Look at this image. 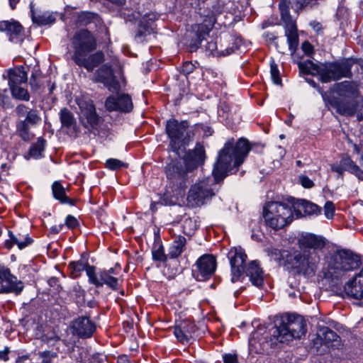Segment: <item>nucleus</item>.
Returning <instances> with one entry per match:
<instances>
[{
	"instance_id": "1",
	"label": "nucleus",
	"mask_w": 363,
	"mask_h": 363,
	"mask_svg": "<svg viewBox=\"0 0 363 363\" xmlns=\"http://www.w3.org/2000/svg\"><path fill=\"white\" fill-rule=\"evenodd\" d=\"M297 245L301 251L295 250L289 254L286 262L298 273L314 274L320 262L318 252L325 247V239L314 234L303 233L298 237Z\"/></svg>"
},
{
	"instance_id": "2",
	"label": "nucleus",
	"mask_w": 363,
	"mask_h": 363,
	"mask_svg": "<svg viewBox=\"0 0 363 363\" xmlns=\"http://www.w3.org/2000/svg\"><path fill=\"white\" fill-rule=\"evenodd\" d=\"M205 157L204 147L197 143L192 150L184 155L183 162L174 160L166 166V176L173 192L179 194L185 189L189 182V172L202 165Z\"/></svg>"
},
{
	"instance_id": "3",
	"label": "nucleus",
	"mask_w": 363,
	"mask_h": 363,
	"mask_svg": "<svg viewBox=\"0 0 363 363\" xmlns=\"http://www.w3.org/2000/svg\"><path fill=\"white\" fill-rule=\"evenodd\" d=\"M74 52L72 60L79 67H84L88 72H92L104 60L102 51H94L97 48L95 35L87 29H81L75 32L70 40Z\"/></svg>"
},
{
	"instance_id": "4",
	"label": "nucleus",
	"mask_w": 363,
	"mask_h": 363,
	"mask_svg": "<svg viewBox=\"0 0 363 363\" xmlns=\"http://www.w3.org/2000/svg\"><path fill=\"white\" fill-rule=\"evenodd\" d=\"M250 150L251 146L246 139H240L235 143L234 139L229 140L220 151L214 166V182L217 183L223 180L228 172L237 169L243 163Z\"/></svg>"
},
{
	"instance_id": "5",
	"label": "nucleus",
	"mask_w": 363,
	"mask_h": 363,
	"mask_svg": "<svg viewBox=\"0 0 363 363\" xmlns=\"http://www.w3.org/2000/svg\"><path fill=\"white\" fill-rule=\"evenodd\" d=\"M337 96H332L328 103L336 111L345 116H353L363 107V97L360 94L358 84L354 82L345 81L335 84L333 87Z\"/></svg>"
},
{
	"instance_id": "6",
	"label": "nucleus",
	"mask_w": 363,
	"mask_h": 363,
	"mask_svg": "<svg viewBox=\"0 0 363 363\" xmlns=\"http://www.w3.org/2000/svg\"><path fill=\"white\" fill-rule=\"evenodd\" d=\"M272 331V335L279 342H285L303 336L306 333V323L301 315L285 314L277 320Z\"/></svg>"
},
{
	"instance_id": "7",
	"label": "nucleus",
	"mask_w": 363,
	"mask_h": 363,
	"mask_svg": "<svg viewBox=\"0 0 363 363\" xmlns=\"http://www.w3.org/2000/svg\"><path fill=\"white\" fill-rule=\"evenodd\" d=\"M263 217L267 226L278 230L292 222L293 210L286 203L272 201L264 206Z\"/></svg>"
},
{
	"instance_id": "8",
	"label": "nucleus",
	"mask_w": 363,
	"mask_h": 363,
	"mask_svg": "<svg viewBox=\"0 0 363 363\" xmlns=\"http://www.w3.org/2000/svg\"><path fill=\"white\" fill-rule=\"evenodd\" d=\"M352 65L350 60L322 64L320 80L323 83H328L342 78H351Z\"/></svg>"
},
{
	"instance_id": "9",
	"label": "nucleus",
	"mask_w": 363,
	"mask_h": 363,
	"mask_svg": "<svg viewBox=\"0 0 363 363\" xmlns=\"http://www.w3.org/2000/svg\"><path fill=\"white\" fill-rule=\"evenodd\" d=\"M189 128L186 121H178L172 118L167 121L166 133L174 144L187 145L194 136V130Z\"/></svg>"
},
{
	"instance_id": "10",
	"label": "nucleus",
	"mask_w": 363,
	"mask_h": 363,
	"mask_svg": "<svg viewBox=\"0 0 363 363\" xmlns=\"http://www.w3.org/2000/svg\"><path fill=\"white\" fill-rule=\"evenodd\" d=\"M121 267L116 264L108 269L100 270L98 273L95 268H89L87 272L89 282L96 287H101L104 284L113 290H116L118 286V279L114 277L119 274Z\"/></svg>"
},
{
	"instance_id": "11",
	"label": "nucleus",
	"mask_w": 363,
	"mask_h": 363,
	"mask_svg": "<svg viewBox=\"0 0 363 363\" xmlns=\"http://www.w3.org/2000/svg\"><path fill=\"white\" fill-rule=\"evenodd\" d=\"M213 181L210 178L199 180L193 184L189 190L187 200L192 205L201 206L206 199L215 195L211 187Z\"/></svg>"
},
{
	"instance_id": "12",
	"label": "nucleus",
	"mask_w": 363,
	"mask_h": 363,
	"mask_svg": "<svg viewBox=\"0 0 363 363\" xmlns=\"http://www.w3.org/2000/svg\"><path fill=\"white\" fill-rule=\"evenodd\" d=\"M281 18L284 23L285 35L287 38L289 48L294 51L298 45V35L296 21L291 18L289 6L285 4H279Z\"/></svg>"
},
{
	"instance_id": "13",
	"label": "nucleus",
	"mask_w": 363,
	"mask_h": 363,
	"mask_svg": "<svg viewBox=\"0 0 363 363\" xmlns=\"http://www.w3.org/2000/svg\"><path fill=\"white\" fill-rule=\"evenodd\" d=\"M216 269V259L212 255H203L200 257L193 267L192 274L199 281L208 279Z\"/></svg>"
},
{
	"instance_id": "14",
	"label": "nucleus",
	"mask_w": 363,
	"mask_h": 363,
	"mask_svg": "<svg viewBox=\"0 0 363 363\" xmlns=\"http://www.w3.org/2000/svg\"><path fill=\"white\" fill-rule=\"evenodd\" d=\"M23 288V283L11 274L9 268L0 267V294H19Z\"/></svg>"
},
{
	"instance_id": "15",
	"label": "nucleus",
	"mask_w": 363,
	"mask_h": 363,
	"mask_svg": "<svg viewBox=\"0 0 363 363\" xmlns=\"http://www.w3.org/2000/svg\"><path fill=\"white\" fill-rule=\"evenodd\" d=\"M94 81L101 82L111 91H119L121 84L116 79L112 67L107 64L103 65L95 73Z\"/></svg>"
},
{
	"instance_id": "16",
	"label": "nucleus",
	"mask_w": 363,
	"mask_h": 363,
	"mask_svg": "<svg viewBox=\"0 0 363 363\" xmlns=\"http://www.w3.org/2000/svg\"><path fill=\"white\" fill-rule=\"evenodd\" d=\"M229 255L232 271L231 281L234 283L240 280L245 272L247 267L245 266L247 255L241 248H235L230 252Z\"/></svg>"
},
{
	"instance_id": "17",
	"label": "nucleus",
	"mask_w": 363,
	"mask_h": 363,
	"mask_svg": "<svg viewBox=\"0 0 363 363\" xmlns=\"http://www.w3.org/2000/svg\"><path fill=\"white\" fill-rule=\"evenodd\" d=\"M0 31L4 32L9 40L14 43H21L25 37V30L17 21H3L0 22Z\"/></svg>"
},
{
	"instance_id": "18",
	"label": "nucleus",
	"mask_w": 363,
	"mask_h": 363,
	"mask_svg": "<svg viewBox=\"0 0 363 363\" xmlns=\"http://www.w3.org/2000/svg\"><path fill=\"white\" fill-rule=\"evenodd\" d=\"M82 113V122L84 127L96 128L101 122L92 101H85L79 104Z\"/></svg>"
},
{
	"instance_id": "19",
	"label": "nucleus",
	"mask_w": 363,
	"mask_h": 363,
	"mask_svg": "<svg viewBox=\"0 0 363 363\" xmlns=\"http://www.w3.org/2000/svg\"><path fill=\"white\" fill-rule=\"evenodd\" d=\"M331 170L338 174V177L343 178L345 171L355 175L359 179H363V170L352 160V158L345 155L342 157L339 164L331 165Z\"/></svg>"
},
{
	"instance_id": "20",
	"label": "nucleus",
	"mask_w": 363,
	"mask_h": 363,
	"mask_svg": "<svg viewBox=\"0 0 363 363\" xmlns=\"http://www.w3.org/2000/svg\"><path fill=\"white\" fill-rule=\"evenodd\" d=\"M105 107L108 111L130 112L133 107L131 97L127 94H122L115 97L108 96L105 101Z\"/></svg>"
},
{
	"instance_id": "21",
	"label": "nucleus",
	"mask_w": 363,
	"mask_h": 363,
	"mask_svg": "<svg viewBox=\"0 0 363 363\" xmlns=\"http://www.w3.org/2000/svg\"><path fill=\"white\" fill-rule=\"evenodd\" d=\"M71 328L74 335L81 338H89L95 332L96 325L88 317L82 316L72 321Z\"/></svg>"
},
{
	"instance_id": "22",
	"label": "nucleus",
	"mask_w": 363,
	"mask_h": 363,
	"mask_svg": "<svg viewBox=\"0 0 363 363\" xmlns=\"http://www.w3.org/2000/svg\"><path fill=\"white\" fill-rule=\"evenodd\" d=\"M336 259L337 263L339 264L337 267L344 271H350L357 269L360 264L359 256L348 250H341L338 251Z\"/></svg>"
},
{
	"instance_id": "23",
	"label": "nucleus",
	"mask_w": 363,
	"mask_h": 363,
	"mask_svg": "<svg viewBox=\"0 0 363 363\" xmlns=\"http://www.w3.org/2000/svg\"><path fill=\"white\" fill-rule=\"evenodd\" d=\"M196 330V325L193 322L189 320H184L180 321L175 325L174 334L180 342L186 344L193 337Z\"/></svg>"
},
{
	"instance_id": "24",
	"label": "nucleus",
	"mask_w": 363,
	"mask_h": 363,
	"mask_svg": "<svg viewBox=\"0 0 363 363\" xmlns=\"http://www.w3.org/2000/svg\"><path fill=\"white\" fill-rule=\"evenodd\" d=\"M346 294L355 299L363 298V268L352 280L346 283L344 286Z\"/></svg>"
},
{
	"instance_id": "25",
	"label": "nucleus",
	"mask_w": 363,
	"mask_h": 363,
	"mask_svg": "<svg viewBox=\"0 0 363 363\" xmlns=\"http://www.w3.org/2000/svg\"><path fill=\"white\" fill-rule=\"evenodd\" d=\"M9 235V239L4 242V247L8 250L11 249L14 245H16L19 250H23L33 242V240L26 233H13L10 230Z\"/></svg>"
},
{
	"instance_id": "26",
	"label": "nucleus",
	"mask_w": 363,
	"mask_h": 363,
	"mask_svg": "<svg viewBox=\"0 0 363 363\" xmlns=\"http://www.w3.org/2000/svg\"><path fill=\"white\" fill-rule=\"evenodd\" d=\"M30 16L33 23L38 26H47L53 24L57 18V13L48 11H36L33 3L30 4Z\"/></svg>"
},
{
	"instance_id": "27",
	"label": "nucleus",
	"mask_w": 363,
	"mask_h": 363,
	"mask_svg": "<svg viewBox=\"0 0 363 363\" xmlns=\"http://www.w3.org/2000/svg\"><path fill=\"white\" fill-rule=\"evenodd\" d=\"M293 209L297 218L306 215L318 214L321 208L316 204L304 199H297L293 203Z\"/></svg>"
},
{
	"instance_id": "28",
	"label": "nucleus",
	"mask_w": 363,
	"mask_h": 363,
	"mask_svg": "<svg viewBox=\"0 0 363 363\" xmlns=\"http://www.w3.org/2000/svg\"><path fill=\"white\" fill-rule=\"evenodd\" d=\"M216 23V18L213 16H206L203 21L199 24H195L192 26L193 30L195 32L197 41L201 43L213 29Z\"/></svg>"
},
{
	"instance_id": "29",
	"label": "nucleus",
	"mask_w": 363,
	"mask_h": 363,
	"mask_svg": "<svg viewBox=\"0 0 363 363\" xmlns=\"http://www.w3.org/2000/svg\"><path fill=\"white\" fill-rule=\"evenodd\" d=\"M249 277L252 284L257 287H261L264 284L263 271L257 261L250 262L245 272Z\"/></svg>"
},
{
	"instance_id": "30",
	"label": "nucleus",
	"mask_w": 363,
	"mask_h": 363,
	"mask_svg": "<svg viewBox=\"0 0 363 363\" xmlns=\"http://www.w3.org/2000/svg\"><path fill=\"white\" fill-rule=\"evenodd\" d=\"M8 79L10 87L20 85L26 82L27 72L23 67H16L8 71Z\"/></svg>"
},
{
	"instance_id": "31",
	"label": "nucleus",
	"mask_w": 363,
	"mask_h": 363,
	"mask_svg": "<svg viewBox=\"0 0 363 363\" xmlns=\"http://www.w3.org/2000/svg\"><path fill=\"white\" fill-rule=\"evenodd\" d=\"M186 245V239L182 235L174 237V240L169 247L168 252L169 259L179 257L184 251Z\"/></svg>"
},
{
	"instance_id": "32",
	"label": "nucleus",
	"mask_w": 363,
	"mask_h": 363,
	"mask_svg": "<svg viewBox=\"0 0 363 363\" xmlns=\"http://www.w3.org/2000/svg\"><path fill=\"white\" fill-rule=\"evenodd\" d=\"M89 268H95V267L89 265L87 262L83 260L71 262L68 264V269L69 270L70 276L72 278H77L80 277L83 271H85L87 274V272Z\"/></svg>"
},
{
	"instance_id": "33",
	"label": "nucleus",
	"mask_w": 363,
	"mask_h": 363,
	"mask_svg": "<svg viewBox=\"0 0 363 363\" xmlns=\"http://www.w3.org/2000/svg\"><path fill=\"white\" fill-rule=\"evenodd\" d=\"M319 0H289L288 3L286 0H282L280 4L283 3L287 5L296 13H299L303 9L306 8H312L314 5L318 4Z\"/></svg>"
},
{
	"instance_id": "34",
	"label": "nucleus",
	"mask_w": 363,
	"mask_h": 363,
	"mask_svg": "<svg viewBox=\"0 0 363 363\" xmlns=\"http://www.w3.org/2000/svg\"><path fill=\"white\" fill-rule=\"evenodd\" d=\"M301 72L311 74L313 76L319 75L320 77L321 65H318L311 60L300 62L298 64Z\"/></svg>"
},
{
	"instance_id": "35",
	"label": "nucleus",
	"mask_w": 363,
	"mask_h": 363,
	"mask_svg": "<svg viewBox=\"0 0 363 363\" xmlns=\"http://www.w3.org/2000/svg\"><path fill=\"white\" fill-rule=\"evenodd\" d=\"M52 194L62 203L73 204V202L66 196L65 189L60 182H55L52 185Z\"/></svg>"
},
{
	"instance_id": "36",
	"label": "nucleus",
	"mask_w": 363,
	"mask_h": 363,
	"mask_svg": "<svg viewBox=\"0 0 363 363\" xmlns=\"http://www.w3.org/2000/svg\"><path fill=\"white\" fill-rule=\"evenodd\" d=\"M152 255L154 261L162 263L166 262L168 258H169V253L165 254L164 246L160 241L154 243L152 250Z\"/></svg>"
},
{
	"instance_id": "37",
	"label": "nucleus",
	"mask_w": 363,
	"mask_h": 363,
	"mask_svg": "<svg viewBox=\"0 0 363 363\" xmlns=\"http://www.w3.org/2000/svg\"><path fill=\"white\" fill-rule=\"evenodd\" d=\"M60 121L62 126L67 128H74L76 126V120L71 111L65 108L60 111Z\"/></svg>"
},
{
	"instance_id": "38",
	"label": "nucleus",
	"mask_w": 363,
	"mask_h": 363,
	"mask_svg": "<svg viewBox=\"0 0 363 363\" xmlns=\"http://www.w3.org/2000/svg\"><path fill=\"white\" fill-rule=\"evenodd\" d=\"M318 335L324 342L325 344H329L330 342L337 341L339 338L337 334L328 327L321 328L319 330Z\"/></svg>"
},
{
	"instance_id": "39",
	"label": "nucleus",
	"mask_w": 363,
	"mask_h": 363,
	"mask_svg": "<svg viewBox=\"0 0 363 363\" xmlns=\"http://www.w3.org/2000/svg\"><path fill=\"white\" fill-rule=\"evenodd\" d=\"M45 139L38 138L36 143H33L30 148V155L35 158L40 157L45 150Z\"/></svg>"
},
{
	"instance_id": "40",
	"label": "nucleus",
	"mask_w": 363,
	"mask_h": 363,
	"mask_svg": "<svg viewBox=\"0 0 363 363\" xmlns=\"http://www.w3.org/2000/svg\"><path fill=\"white\" fill-rule=\"evenodd\" d=\"M12 96L15 99L21 101H28L30 99V94L26 89H24L19 85L10 87Z\"/></svg>"
},
{
	"instance_id": "41",
	"label": "nucleus",
	"mask_w": 363,
	"mask_h": 363,
	"mask_svg": "<svg viewBox=\"0 0 363 363\" xmlns=\"http://www.w3.org/2000/svg\"><path fill=\"white\" fill-rule=\"evenodd\" d=\"M17 131L20 137L25 141H28L33 138V135L30 133L29 126L26 121H19L17 123Z\"/></svg>"
},
{
	"instance_id": "42",
	"label": "nucleus",
	"mask_w": 363,
	"mask_h": 363,
	"mask_svg": "<svg viewBox=\"0 0 363 363\" xmlns=\"http://www.w3.org/2000/svg\"><path fill=\"white\" fill-rule=\"evenodd\" d=\"M23 121H26L28 125L30 124L32 125L39 123L41 121V117L39 115L38 111L36 109H30Z\"/></svg>"
},
{
	"instance_id": "43",
	"label": "nucleus",
	"mask_w": 363,
	"mask_h": 363,
	"mask_svg": "<svg viewBox=\"0 0 363 363\" xmlns=\"http://www.w3.org/2000/svg\"><path fill=\"white\" fill-rule=\"evenodd\" d=\"M105 167L111 170H118L123 167H127L128 164L118 159L111 158L106 160Z\"/></svg>"
},
{
	"instance_id": "44",
	"label": "nucleus",
	"mask_w": 363,
	"mask_h": 363,
	"mask_svg": "<svg viewBox=\"0 0 363 363\" xmlns=\"http://www.w3.org/2000/svg\"><path fill=\"white\" fill-rule=\"evenodd\" d=\"M182 227L184 233L190 235L194 232L196 229V223L191 218H186L183 221Z\"/></svg>"
},
{
	"instance_id": "45",
	"label": "nucleus",
	"mask_w": 363,
	"mask_h": 363,
	"mask_svg": "<svg viewBox=\"0 0 363 363\" xmlns=\"http://www.w3.org/2000/svg\"><path fill=\"white\" fill-rule=\"evenodd\" d=\"M270 73L272 81L276 84H281V78L280 77L279 71L276 63L274 62L270 65Z\"/></svg>"
},
{
	"instance_id": "46",
	"label": "nucleus",
	"mask_w": 363,
	"mask_h": 363,
	"mask_svg": "<svg viewBox=\"0 0 363 363\" xmlns=\"http://www.w3.org/2000/svg\"><path fill=\"white\" fill-rule=\"evenodd\" d=\"M95 16L94 13L90 12H82L79 15L78 21L82 25H87L90 23Z\"/></svg>"
},
{
	"instance_id": "47",
	"label": "nucleus",
	"mask_w": 363,
	"mask_h": 363,
	"mask_svg": "<svg viewBox=\"0 0 363 363\" xmlns=\"http://www.w3.org/2000/svg\"><path fill=\"white\" fill-rule=\"evenodd\" d=\"M335 207L332 201H327L324 206V214L328 219L333 218L335 215Z\"/></svg>"
},
{
	"instance_id": "48",
	"label": "nucleus",
	"mask_w": 363,
	"mask_h": 363,
	"mask_svg": "<svg viewBox=\"0 0 363 363\" xmlns=\"http://www.w3.org/2000/svg\"><path fill=\"white\" fill-rule=\"evenodd\" d=\"M69 229H76L79 226L78 220L72 215H68L65 218V224Z\"/></svg>"
},
{
	"instance_id": "49",
	"label": "nucleus",
	"mask_w": 363,
	"mask_h": 363,
	"mask_svg": "<svg viewBox=\"0 0 363 363\" xmlns=\"http://www.w3.org/2000/svg\"><path fill=\"white\" fill-rule=\"evenodd\" d=\"M298 181L301 186L306 189H311L314 186V182L306 175H300Z\"/></svg>"
},
{
	"instance_id": "50",
	"label": "nucleus",
	"mask_w": 363,
	"mask_h": 363,
	"mask_svg": "<svg viewBox=\"0 0 363 363\" xmlns=\"http://www.w3.org/2000/svg\"><path fill=\"white\" fill-rule=\"evenodd\" d=\"M195 69V66L191 62H185L183 63V65L181 68V72L185 74L188 75L194 72Z\"/></svg>"
},
{
	"instance_id": "51",
	"label": "nucleus",
	"mask_w": 363,
	"mask_h": 363,
	"mask_svg": "<svg viewBox=\"0 0 363 363\" xmlns=\"http://www.w3.org/2000/svg\"><path fill=\"white\" fill-rule=\"evenodd\" d=\"M303 52L308 56H311L314 51L313 46L308 42L304 41L301 45Z\"/></svg>"
},
{
	"instance_id": "52",
	"label": "nucleus",
	"mask_w": 363,
	"mask_h": 363,
	"mask_svg": "<svg viewBox=\"0 0 363 363\" xmlns=\"http://www.w3.org/2000/svg\"><path fill=\"white\" fill-rule=\"evenodd\" d=\"M15 111L18 117H22L26 114L27 115L29 111L28 108L24 104H19L16 106Z\"/></svg>"
},
{
	"instance_id": "53",
	"label": "nucleus",
	"mask_w": 363,
	"mask_h": 363,
	"mask_svg": "<svg viewBox=\"0 0 363 363\" xmlns=\"http://www.w3.org/2000/svg\"><path fill=\"white\" fill-rule=\"evenodd\" d=\"M224 363H238L236 354H225L223 357Z\"/></svg>"
},
{
	"instance_id": "54",
	"label": "nucleus",
	"mask_w": 363,
	"mask_h": 363,
	"mask_svg": "<svg viewBox=\"0 0 363 363\" xmlns=\"http://www.w3.org/2000/svg\"><path fill=\"white\" fill-rule=\"evenodd\" d=\"M63 227H64L63 223H60L58 225H54L50 228V232L52 234H57L62 230Z\"/></svg>"
},
{
	"instance_id": "55",
	"label": "nucleus",
	"mask_w": 363,
	"mask_h": 363,
	"mask_svg": "<svg viewBox=\"0 0 363 363\" xmlns=\"http://www.w3.org/2000/svg\"><path fill=\"white\" fill-rule=\"evenodd\" d=\"M117 363H130L127 355H120L117 359Z\"/></svg>"
},
{
	"instance_id": "56",
	"label": "nucleus",
	"mask_w": 363,
	"mask_h": 363,
	"mask_svg": "<svg viewBox=\"0 0 363 363\" xmlns=\"http://www.w3.org/2000/svg\"><path fill=\"white\" fill-rule=\"evenodd\" d=\"M9 350L6 349L4 351L0 352V359L6 361L8 359Z\"/></svg>"
},
{
	"instance_id": "57",
	"label": "nucleus",
	"mask_w": 363,
	"mask_h": 363,
	"mask_svg": "<svg viewBox=\"0 0 363 363\" xmlns=\"http://www.w3.org/2000/svg\"><path fill=\"white\" fill-rule=\"evenodd\" d=\"M20 0H9V5L11 9H15Z\"/></svg>"
},
{
	"instance_id": "58",
	"label": "nucleus",
	"mask_w": 363,
	"mask_h": 363,
	"mask_svg": "<svg viewBox=\"0 0 363 363\" xmlns=\"http://www.w3.org/2000/svg\"><path fill=\"white\" fill-rule=\"evenodd\" d=\"M296 165H297L298 167H303V163H302V162H301V160H297V161L296 162Z\"/></svg>"
},
{
	"instance_id": "59",
	"label": "nucleus",
	"mask_w": 363,
	"mask_h": 363,
	"mask_svg": "<svg viewBox=\"0 0 363 363\" xmlns=\"http://www.w3.org/2000/svg\"><path fill=\"white\" fill-rule=\"evenodd\" d=\"M354 150H355L357 153H359V147H358L357 145H354Z\"/></svg>"
},
{
	"instance_id": "60",
	"label": "nucleus",
	"mask_w": 363,
	"mask_h": 363,
	"mask_svg": "<svg viewBox=\"0 0 363 363\" xmlns=\"http://www.w3.org/2000/svg\"><path fill=\"white\" fill-rule=\"evenodd\" d=\"M310 83H311V85H313L314 87L316 86V84H315V82L313 80H311V81L310 82Z\"/></svg>"
},
{
	"instance_id": "61",
	"label": "nucleus",
	"mask_w": 363,
	"mask_h": 363,
	"mask_svg": "<svg viewBox=\"0 0 363 363\" xmlns=\"http://www.w3.org/2000/svg\"><path fill=\"white\" fill-rule=\"evenodd\" d=\"M359 65H360V67L362 68V69L363 70V60L359 62Z\"/></svg>"
},
{
	"instance_id": "62",
	"label": "nucleus",
	"mask_w": 363,
	"mask_h": 363,
	"mask_svg": "<svg viewBox=\"0 0 363 363\" xmlns=\"http://www.w3.org/2000/svg\"><path fill=\"white\" fill-rule=\"evenodd\" d=\"M357 118L359 121H362L363 119L362 115H357Z\"/></svg>"
},
{
	"instance_id": "63",
	"label": "nucleus",
	"mask_w": 363,
	"mask_h": 363,
	"mask_svg": "<svg viewBox=\"0 0 363 363\" xmlns=\"http://www.w3.org/2000/svg\"><path fill=\"white\" fill-rule=\"evenodd\" d=\"M54 87H55V86H54V85H52V87H51V89H50V91H52V89H54Z\"/></svg>"
},
{
	"instance_id": "64",
	"label": "nucleus",
	"mask_w": 363,
	"mask_h": 363,
	"mask_svg": "<svg viewBox=\"0 0 363 363\" xmlns=\"http://www.w3.org/2000/svg\"><path fill=\"white\" fill-rule=\"evenodd\" d=\"M361 158H362V160H363V153H362V155Z\"/></svg>"
}]
</instances>
